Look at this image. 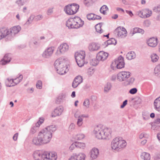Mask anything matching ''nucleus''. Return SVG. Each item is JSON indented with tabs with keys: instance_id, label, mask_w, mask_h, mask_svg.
<instances>
[{
	"instance_id": "nucleus-4",
	"label": "nucleus",
	"mask_w": 160,
	"mask_h": 160,
	"mask_svg": "<svg viewBox=\"0 0 160 160\" xmlns=\"http://www.w3.org/2000/svg\"><path fill=\"white\" fill-rule=\"evenodd\" d=\"M131 73L129 71H123L119 72L117 74V79L119 82L126 81L127 85H132L134 83L135 79L133 77H130Z\"/></svg>"
},
{
	"instance_id": "nucleus-60",
	"label": "nucleus",
	"mask_w": 160,
	"mask_h": 160,
	"mask_svg": "<svg viewBox=\"0 0 160 160\" xmlns=\"http://www.w3.org/2000/svg\"><path fill=\"white\" fill-rule=\"evenodd\" d=\"M42 18V16L41 15L35 16L34 19L36 21L40 20Z\"/></svg>"
},
{
	"instance_id": "nucleus-59",
	"label": "nucleus",
	"mask_w": 160,
	"mask_h": 160,
	"mask_svg": "<svg viewBox=\"0 0 160 160\" xmlns=\"http://www.w3.org/2000/svg\"><path fill=\"white\" fill-rule=\"evenodd\" d=\"M137 92V89L136 88H134L130 89L129 91L130 93L133 94L136 93Z\"/></svg>"
},
{
	"instance_id": "nucleus-28",
	"label": "nucleus",
	"mask_w": 160,
	"mask_h": 160,
	"mask_svg": "<svg viewBox=\"0 0 160 160\" xmlns=\"http://www.w3.org/2000/svg\"><path fill=\"white\" fill-rule=\"evenodd\" d=\"M87 19L89 20H94L100 19L101 17L92 13L88 14L87 15Z\"/></svg>"
},
{
	"instance_id": "nucleus-37",
	"label": "nucleus",
	"mask_w": 160,
	"mask_h": 160,
	"mask_svg": "<svg viewBox=\"0 0 160 160\" xmlns=\"http://www.w3.org/2000/svg\"><path fill=\"white\" fill-rule=\"evenodd\" d=\"M103 24V23H99L96 25L95 28L96 32L99 33H101L103 32V30L102 28V25Z\"/></svg>"
},
{
	"instance_id": "nucleus-22",
	"label": "nucleus",
	"mask_w": 160,
	"mask_h": 160,
	"mask_svg": "<svg viewBox=\"0 0 160 160\" xmlns=\"http://www.w3.org/2000/svg\"><path fill=\"white\" fill-rule=\"evenodd\" d=\"M100 48V45L95 42L90 43L88 46V49L90 52L97 51L99 50Z\"/></svg>"
},
{
	"instance_id": "nucleus-29",
	"label": "nucleus",
	"mask_w": 160,
	"mask_h": 160,
	"mask_svg": "<svg viewBox=\"0 0 160 160\" xmlns=\"http://www.w3.org/2000/svg\"><path fill=\"white\" fill-rule=\"evenodd\" d=\"M153 104L155 109L160 112V97L155 100Z\"/></svg>"
},
{
	"instance_id": "nucleus-51",
	"label": "nucleus",
	"mask_w": 160,
	"mask_h": 160,
	"mask_svg": "<svg viewBox=\"0 0 160 160\" xmlns=\"http://www.w3.org/2000/svg\"><path fill=\"white\" fill-rule=\"evenodd\" d=\"M149 137V135L144 132H142L139 135V138L140 139H142L143 138H147Z\"/></svg>"
},
{
	"instance_id": "nucleus-45",
	"label": "nucleus",
	"mask_w": 160,
	"mask_h": 160,
	"mask_svg": "<svg viewBox=\"0 0 160 160\" xmlns=\"http://www.w3.org/2000/svg\"><path fill=\"white\" fill-rule=\"evenodd\" d=\"M6 85L8 87L14 86L13 85L14 83V79L7 78L6 81Z\"/></svg>"
},
{
	"instance_id": "nucleus-15",
	"label": "nucleus",
	"mask_w": 160,
	"mask_h": 160,
	"mask_svg": "<svg viewBox=\"0 0 160 160\" xmlns=\"http://www.w3.org/2000/svg\"><path fill=\"white\" fill-rule=\"evenodd\" d=\"M21 29V28L19 25L14 26L8 29L11 40L20 32Z\"/></svg>"
},
{
	"instance_id": "nucleus-38",
	"label": "nucleus",
	"mask_w": 160,
	"mask_h": 160,
	"mask_svg": "<svg viewBox=\"0 0 160 160\" xmlns=\"http://www.w3.org/2000/svg\"><path fill=\"white\" fill-rule=\"evenodd\" d=\"M38 129V128L33 124L30 128L29 133L32 135L34 134L37 132Z\"/></svg>"
},
{
	"instance_id": "nucleus-21",
	"label": "nucleus",
	"mask_w": 160,
	"mask_h": 160,
	"mask_svg": "<svg viewBox=\"0 0 160 160\" xmlns=\"http://www.w3.org/2000/svg\"><path fill=\"white\" fill-rule=\"evenodd\" d=\"M64 110V108L62 106H59L56 108L52 114V117H54L61 115Z\"/></svg>"
},
{
	"instance_id": "nucleus-10",
	"label": "nucleus",
	"mask_w": 160,
	"mask_h": 160,
	"mask_svg": "<svg viewBox=\"0 0 160 160\" xmlns=\"http://www.w3.org/2000/svg\"><path fill=\"white\" fill-rule=\"evenodd\" d=\"M136 14L142 18H147L152 15V11L149 9L146 8L137 11Z\"/></svg>"
},
{
	"instance_id": "nucleus-31",
	"label": "nucleus",
	"mask_w": 160,
	"mask_h": 160,
	"mask_svg": "<svg viewBox=\"0 0 160 160\" xmlns=\"http://www.w3.org/2000/svg\"><path fill=\"white\" fill-rule=\"evenodd\" d=\"M141 158L144 160H150L151 156L150 154L146 152H142L141 154Z\"/></svg>"
},
{
	"instance_id": "nucleus-62",
	"label": "nucleus",
	"mask_w": 160,
	"mask_h": 160,
	"mask_svg": "<svg viewBox=\"0 0 160 160\" xmlns=\"http://www.w3.org/2000/svg\"><path fill=\"white\" fill-rule=\"evenodd\" d=\"M18 133L17 132L14 135L12 138L13 139L14 141H16L17 140L18 136Z\"/></svg>"
},
{
	"instance_id": "nucleus-64",
	"label": "nucleus",
	"mask_w": 160,
	"mask_h": 160,
	"mask_svg": "<svg viewBox=\"0 0 160 160\" xmlns=\"http://www.w3.org/2000/svg\"><path fill=\"white\" fill-rule=\"evenodd\" d=\"M155 123L158 126H160V117L158 118L155 121Z\"/></svg>"
},
{
	"instance_id": "nucleus-27",
	"label": "nucleus",
	"mask_w": 160,
	"mask_h": 160,
	"mask_svg": "<svg viewBox=\"0 0 160 160\" xmlns=\"http://www.w3.org/2000/svg\"><path fill=\"white\" fill-rule=\"evenodd\" d=\"M74 17L69 18L66 22V26L69 28H75Z\"/></svg>"
},
{
	"instance_id": "nucleus-56",
	"label": "nucleus",
	"mask_w": 160,
	"mask_h": 160,
	"mask_svg": "<svg viewBox=\"0 0 160 160\" xmlns=\"http://www.w3.org/2000/svg\"><path fill=\"white\" fill-rule=\"evenodd\" d=\"M66 97V94L65 93H62L58 98V99H59V101L61 102Z\"/></svg>"
},
{
	"instance_id": "nucleus-57",
	"label": "nucleus",
	"mask_w": 160,
	"mask_h": 160,
	"mask_svg": "<svg viewBox=\"0 0 160 160\" xmlns=\"http://www.w3.org/2000/svg\"><path fill=\"white\" fill-rule=\"evenodd\" d=\"M151 24L150 22L148 20L145 21L143 23V25L144 27H148Z\"/></svg>"
},
{
	"instance_id": "nucleus-39",
	"label": "nucleus",
	"mask_w": 160,
	"mask_h": 160,
	"mask_svg": "<svg viewBox=\"0 0 160 160\" xmlns=\"http://www.w3.org/2000/svg\"><path fill=\"white\" fill-rule=\"evenodd\" d=\"M85 137V135L84 134L82 133H79L75 135L74 138L76 140H80L83 139Z\"/></svg>"
},
{
	"instance_id": "nucleus-1",
	"label": "nucleus",
	"mask_w": 160,
	"mask_h": 160,
	"mask_svg": "<svg viewBox=\"0 0 160 160\" xmlns=\"http://www.w3.org/2000/svg\"><path fill=\"white\" fill-rule=\"evenodd\" d=\"M57 129L55 125H51L41 130L37 137H34L32 140V144L39 146L49 143L52 137V133Z\"/></svg>"
},
{
	"instance_id": "nucleus-40",
	"label": "nucleus",
	"mask_w": 160,
	"mask_h": 160,
	"mask_svg": "<svg viewBox=\"0 0 160 160\" xmlns=\"http://www.w3.org/2000/svg\"><path fill=\"white\" fill-rule=\"evenodd\" d=\"M44 121V118L40 117L39 118L38 121L37 122L33 124L39 128L40 125L43 123Z\"/></svg>"
},
{
	"instance_id": "nucleus-12",
	"label": "nucleus",
	"mask_w": 160,
	"mask_h": 160,
	"mask_svg": "<svg viewBox=\"0 0 160 160\" xmlns=\"http://www.w3.org/2000/svg\"><path fill=\"white\" fill-rule=\"evenodd\" d=\"M127 32L123 27H118L115 31V33L119 38H124L127 36Z\"/></svg>"
},
{
	"instance_id": "nucleus-18",
	"label": "nucleus",
	"mask_w": 160,
	"mask_h": 160,
	"mask_svg": "<svg viewBox=\"0 0 160 160\" xmlns=\"http://www.w3.org/2000/svg\"><path fill=\"white\" fill-rule=\"evenodd\" d=\"M158 43V40L156 37H153L150 38L147 41V43L148 46L152 48L156 47Z\"/></svg>"
},
{
	"instance_id": "nucleus-63",
	"label": "nucleus",
	"mask_w": 160,
	"mask_h": 160,
	"mask_svg": "<svg viewBox=\"0 0 160 160\" xmlns=\"http://www.w3.org/2000/svg\"><path fill=\"white\" fill-rule=\"evenodd\" d=\"M53 8H50L48 9L47 11V14L48 15H51L53 12Z\"/></svg>"
},
{
	"instance_id": "nucleus-11",
	"label": "nucleus",
	"mask_w": 160,
	"mask_h": 160,
	"mask_svg": "<svg viewBox=\"0 0 160 160\" xmlns=\"http://www.w3.org/2000/svg\"><path fill=\"white\" fill-rule=\"evenodd\" d=\"M54 47L53 46L47 48L42 53V58L45 59H48L50 58L54 52Z\"/></svg>"
},
{
	"instance_id": "nucleus-43",
	"label": "nucleus",
	"mask_w": 160,
	"mask_h": 160,
	"mask_svg": "<svg viewBox=\"0 0 160 160\" xmlns=\"http://www.w3.org/2000/svg\"><path fill=\"white\" fill-rule=\"evenodd\" d=\"M23 78L22 75H20L18 78L14 79V83L13 85H16L19 83L22 80Z\"/></svg>"
},
{
	"instance_id": "nucleus-46",
	"label": "nucleus",
	"mask_w": 160,
	"mask_h": 160,
	"mask_svg": "<svg viewBox=\"0 0 160 160\" xmlns=\"http://www.w3.org/2000/svg\"><path fill=\"white\" fill-rule=\"evenodd\" d=\"M35 16L34 15L32 14L30 15L28 18L27 21L26 22V24L27 25H29L31 23L33 20L34 19Z\"/></svg>"
},
{
	"instance_id": "nucleus-19",
	"label": "nucleus",
	"mask_w": 160,
	"mask_h": 160,
	"mask_svg": "<svg viewBox=\"0 0 160 160\" xmlns=\"http://www.w3.org/2000/svg\"><path fill=\"white\" fill-rule=\"evenodd\" d=\"M108 56V53L103 51H101L97 53L96 58L98 61H104L107 58Z\"/></svg>"
},
{
	"instance_id": "nucleus-8",
	"label": "nucleus",
	"mask_w": 160,
	"mask_h": 160,
	"mask_svg": "<svg viewBox=\"0 0 160 160\" xmlns=\"http://www.w3.org/2000/svg\"><path fill=\"white\" fill-rule=\"evenodd\" d=\"M124 65V58L122 56H120L112 63L111 67L113 70L116 67L118 69H121L123 68Z\"/></svg>"
},
{
	"instance_id": "nucleus-5",
	"label": "nucleus",
	"mask_w": 160,
	"mask_h": 160,
	"mask_svg": "<svg viewBox=\"0 0 160 160\" xmlns=\"http://www.w3.org/2000/svg\"><path fill=\"white\" fill-rule=\"evenodd\" d=\"M74 117L77 119L76 124L78 127H81L83 124V120L84 118H88V114H81L80 112L78 110H77L74 114Z\"/></svg>"
},
{
	"instance_id": "nucleus-61",
	"label": "nucleus",
	"mask_w": 160,
	"mask_h": 160,
	"mask_svg": "<svg viewBox=\"0 0 160 160\" xmlns=\"http://www.w3.org/2000/svg\"><path fill=\"white\" fill-rule=\"evenodd\" d=\"M68 160H77L75 153H73L71 156Z\"/></svg>"
},
{
	"instance_id": "nucleus-23",
	"label": "nucleus",
	"mask_w": 160,
	"mask_h": 160,
	"mask_svg": "<svg viewBox=\"0 0 160 160\" xmlns=\"http://www.w3.org/2000/svg\"><path fill=\"white\" fill-rule=\"evenodd\" d=\"M82 82L83 78L82 76L79 75L77 76L72 82V87L74 88H77Z\"/></svg>"
},
{
	"instance_id": "nucleus-24",
	"label": "nucleus",
	"mask_w": 160,
	"mask_h": 160,
	"mask_svg": "<svg viewBox=\"0 0 160 160\" xmlns=\"http://www.w3.org/2000/svg\"><path fill=\"white\" fill-rule=\"evenodd\" d=\"M75 28H78L83 26L84 22L80 18L78 17H74Z\"/></svg>"
},
{
	"instance_id": "nucleus-30",
	"label": "nucleus",
	"mask_w": 160,
	"mask_h": 160,
	"mask_svg": "<svg viewBox=\"0 0 160 160\" xmlns=\"http://www.w3.org/2000/svg\"><path fill=\"white\" fill-rule=\"evenodd\" d=\"M144 32V31L142 29L139 28H133V31L131 32L130 34L131 36H133L135 33H139L143 34Z\"/></svg>"
},
{
	"instance_id": "nucleus-47",
	"label": "nucleus",
	"mask_w": 160,
	"mask_h": 160,
	"mask_svg": "<svg viewBox=\"0 0 160 160\" xmlns=\"http://www.w3.org/2000/svg\"><path fill=\"white\" fill-rule=\"evenodd\" d=\"M83 106L86 108H89L90 103V101L88 99H86L83 102Z\"/></svg>"
},
{
	"instance_id": "nucleus-25",
	"label": "nucleus",
	"mask_w": 160,
	"mask_h": 160,
	"mask_svg": "<svg viewBox=\"0 0 160 160\" xmlns=\"http://www.w3.org/2000/svg\"><path fill=\"white\" fill-rule=\"evenodd\" d=\"M11 60V58L10 55L6 54L1 60L0 64L2 65H5L8 63L10 62Z\"/></svg>"
},
{
	"instance_id": "nucleus-53",
	"label": "nucleus",
	"mask_w": 160,
	"mask_h": 160,
	"mask_svg": "<svg viewBox=\"0 0 160 160\" xmlns=\"http://www.w3.org/2000/svg\"><path fill=\"white\" fill-rule=\"evenodd\" d=\"M142 117L144 120H147L149 118V114L147 112H143L142 113Z\"/></svg>"
},
{
	"instance_id": "nucleus-42",
	"label": "nucleus",
	"mask_w": 160,
	"mask_h": 160,
	"mask_svg": "<svg viewBox=\"0 0 160 160\" xmlns=\"http://www.w3.org/2000/svg\"><path fill=\"white\" fill-rule=\"evenodd\" d=\"M77 148L81 149H84L86 147V144L83 142H76Z\"/></svg>"
},
{
	"instance_id": "nucleus-17",
	"label": "nucleus",
	"mask_w": 160,
	"mask_h": 160,
	"mask_svg": "<svg viewBox=\"0 0 160 160\" xmlns=\"http://www.w3.org/2000/svg\"><path fill=\"white\" fill-rule=\"evenodd\" d=\"M112 131L111 128L103 127V140H108L111 138Z\"/></svg>"
},
{
	"instance_id": "nucleus-50",
	"label": "nucleus",
	"mask_w": 160,
	"mask_h": 160,
	"mask_svg": "<svg viewBox=\"0 0 160 160\" xmlns=\"http://www.w3.org/2000/svg\"><path fill=\"white\" fill-rule=\"evenodd\" d=\"M95 72L94 69L92 68H90L87 70V74L89 76H92Z\"/></svg>"
},
{
	"instance_id": "nucleus-7",
	"label": "nucleus",
	"mask_w": 160,
	"mask_h": 160,
	"mask_svg": "<svg viewBox=\"0 0 160 160\" xmlns=\"http://www.w3.org/2000/svg\"><path fill=\"white\" fill-rule=\"evenodd\" d=\"M79 6L78 4H73L66 6L64 8V11L68 15H73L78 11Z\"/></svg>"
},
{
	"instance_id": "nucleus-58",
	"label": "nucleus",
	"mask_w": 160,
	"mask_h": 160,
	"mask_svg": "<svg viewBox=\"0 0 160 160\" xmlns=\"http://www.w3.org/2000/svg\"><path fill=\"white\" fill-rule=\"evenodd\" d=\"M75 147H77L76 142L72 143L70 146L69 149L71 150H73Z\"/></svg>"
},
{
	"instance_id": "nucleus-9",
	"label": "nucleus",
	"mask_w": 160,
	"mask_h": 160,
	"mask_svg": "<svg viewBox=\"0 0 160 160\" xmlns=\"http://www.w3.org/2000/svg\"><path fill=\"white\" fill-rule=\"evenodd\" d=\"M69 48V46L67 43H62L58 47L55 54L57 56H60L68 52Z\"/></svg>"
},
{
	"instance_id": "nucleus-48",
	"label": "nucleus",
	"mask_w": 160,
	"mask_h": 160,
	"mask_svg": "<svg viewBox=\"0 0 160 160\" xmlns=\"http://www.w3.org/2000/svg\"><path fill=\"white\" fill-rule=\"evenodd\" d=\"M36 86L37 88L38 89H42V81L41 80H38L36 82Z\"/></svg>"
},
{
	"instance_id": "nucleus-54",
	"label": "nucleus",
	"mask_w": 160,
	"mask_h": 160,
	"mask_svg": "<svg viewBox=\"0 0 160 160\" xmlns=\"http://www.w3.org/2000/svg\"><path fill=\"white\" fill-rule=\"evenodd\" d=\"M93 2V0H84V4L87 6L90 5Z\"/></svg>"
},
{
	"instance_id": "nucleus-52",
	"label": "nucleus",
	"mask_w": 160,
	"mask_h": 160,
	"mask_svg": "<svg viewBox=\"0 0 160 160\" xmlns=\"http://www.w3.org/2000/svg\"><path fill=\"white\" fill-rule=\"evenodd\" d=\"M153 10L156 13L160 12V4L154 7L153 8Z\"/></svg>"
},
{
	"instance_id": "nucleus-26",
	"label": "nucleus",
	"mask_w": 160,
	"mask_h": 160,
	"mask_svg": "<svg viewBox=\"0 0 160 160\" xmlns=\"http://www.w3.org/2000/svg\"><path fill=\"white\" fill-rule=\"evenodd\" d=\"M43 152L40 151H36L33 153V157L36 160H40L41 159L43 160Z\"/></svg>"
},
{
	"instance_id": "nucleus-14",
	"label": "nucleus",
	"mask_w": 160,
	"mask_h": 160,
	"mask_svg": "<svg viewBox=\"0 0 160 160\" xmlns=\"http://www.w3.org/2000/svg\"><path fill=\"white\" fill-rule=\"evenodd\" d=\"M103 127L98 125L94 128L93 133L98 139L103 140Z\"/></svg>"
},
{
	"instance_id": "nucleus-44",
	"label": "nucleus",
	"mask_w": 160,
	"mask_h": 160,
	"mask_svg": "<svg viewBox=\"0 0 160 160\" xmlns=\"http://www.w3.org/2000/svg\"><path fill=\"white\" fill-rule=\"evenodd\" d=\"M108 10V8L106 5H104L100 8V12L103 15L106 14V11Z\"/></svg>"
},
{
	"instance_id": "nucleus-55",
	"label": "nucleus",
	"mask_w": 160,
	"mask_h": 160,
	"mask_svg": "<svg viewBox=\"0 0 160 160\" xmlns=\"http://www.w3.org/2000/svg\"><path fill=\"white\" fill-rule=\"evenodd\" d=\"M75 124L73 123H72L69 125L68 128V130L69 131H72L75 129Z\"/></svg>"
},
{
	"instance_id": "nucleus-33",
	"label": "nucleus",
	"mask_w": 160,
	"mask_h": 160,
	"mask_svg": "<svg viewBox=\"0 0 160 160\" xmlns=\"http://www.w3.org/2000/svg\"><path fill=\"white\" fill-rule=\"evenodd\" d=\"M136 55L134 52L130 51L126 55V58L128 60H131L135 58Z\"/></svg>"
},
{
	"instance_id": "nucleus-20",
	"label": "nucleus",
	"mask_w": 160,
	"mask_h": 160,
	"mask_svg": "<svg viewBox=\"0 0 160 160\" xmlns=\"http://www.w3.org/2000/svg\"><path fill=\"white\" fill-rule=\"evenodd\" d=\"M99 153L98 149L95 148H93L89 152L91 159L92 160L96 159L98 157Z\"/></svg>"
},
{
	"instance_id": "nucleus-2",
	"label": "nucleus",
	"mask_w": 160,
	"mask_h": 160,
	"mask_svg": "<svg viewBox=\"0 0 160 160\" xmlns=\"http://www.w3.org/2000/svg\"><path fill=\"white\" fill-rule=\"evenodd\" d=\"M69 61L65 57H60L56 59L54 63V66L57 72L60 75L66 73L68 71Z\"/></svg>"
},
{
	"instance_id": "nucleus-35",
	"label": "nucleus",
	"mask_w": 160,
	"mask_h": 160,
	"mask_svg": "<svg viewBox=\"0 0 160 160\" xmlns=\"http://www.w3.org/2000/svg\"><path fill=\"white\" fill-rule=\"evenodd\" d=\"M28 0H16L15 3L18 7H21L27 3Z\"/></svg>"
},
{
	"instance_id": "nucleus-41",
	"label": "nucleus",
	"mask_w": 160,
	"mask_h": 160,
	"mask_svg": "<svg viewBox=\"0 0 160 160\" xmlns=\"http://www.w3.org/2000/svg\"><path fill=\"white\" fill-rule=\"evenodd\" d=\"M154 74L157 76H160V64L157 65L154 68Z\"/></svg>"
},
{
	"instance_id": "nucleus-34",
	"label": "nucleus",
	"mask_w": 160,
	"mask_h": 160,
	"mask_svg": "<svg viewBox=\"0 0 160 160\" xmlns=\"http://www.w3.org/2000/svg\"><path fill=\"white\" fill-rule=\"evenodd\" d=\"M77 160H84L86 155L83 153H75Z\"/></svg>"
},
{
	"instance_id": "nucleus-36",
	"label": "nucleus",
	"mask_w": 160,
	"mask_h": 160,
	"mask_svg": "<svg viewBox=\"0 0 160 160\" xmlns=\"http://www.w3.org/2000/svg\"><path fill=\"white\" fill-rule=\"evenodd\" d=\"M151 61L153 63L158 61L159 59V56L155 53H152L150 55Z\"/></svg>"
},
{
	"instance_id": "nucleus-16",
	"label": "nucleus",
	"mask_w": 160,
	"mask_h": 160,
	"mask_svg": "<svg viewBox=\"0 0 160 160\" xmlns=\"http://www.w3.org/2000/svg\"><path fill=\"white\" fill-rule=\"evenodd\" d=\"M5 38L7 40H10L8 29L5 28H0V40Z\"/></svg>"
},
{
	"instance_id": "nucleus-49",
	"label": "nucleus",
	"mask_w": 160,
	"mask_h": 160,
	"mask_svg": "<svg viewBox=\"0 0 160 160\" xmlns=\"http://www.w3.org/2000/svg\"><path fill=\"white\" fill-rule=\"evenodd\" d=\"M111 88V85L109 83H107L105 85L104 88L105 92H107L110 90Z\"/></svg>"
},
{
	"instance_id": "nucleus-6",
	"label": "nucleus",
	"mask_w": 160,
	"mask_h": 160,
	"mask_svg": "<svg viewBox=\"0 0 160 160\" xmlns=\"http://www.w3.org/2000/svg\"><path fill=\"white\" fill-rule=\"evenodd\" d=\"M86 56L84 51H81L75 53V57L77 64L79 67L83 66Z\"/></svg>"
},
{
	"instance_id": "nucleus-13",
	"label": "nucleus",
	"mask_w": 160,
	"mask_h": 160,
	"mask_svg": "<svg viewBox=\"0 0 160 160\" xmlns=\"http://www.w3.org/2000/svg\"><path fill=\"white\" fill-rule=\"evenodd\" d=\"M43 160H56L57 154L54 152H44L42 155Z\"/></svg>"
},
{
	"instance_id": "nucleus-32",
	"label": "nucleus",
	"mask_w": 160,
	"mask_h": 160,
	"mask_svg": "<svg viewBox=\"0 0 160 160\" xmlns=\"http://www.w3.org/2000/svg\"><path fill=\"white\" fill-rule=\"evenodd\" d=\"M116 43V40L113 38H111L104 42V45L105 46V47L108 46L109 45L113 44L115 45Z\"/></svg>"
},
{
	"instance_id": "nucleus-3",
	"label": "nucleus",
	"mask_w": 160,
	"mask_h": 160,
	"mask_svg": "<svg viewBox=\"0 0 160 160\" xmlns=\"http://www.w3.org/2000/svg\"><path fill=\"white\" fill-rule=\"evenodd\" d=\"M127 145L126 140L122 138L117 137L114 138L111 143L110 148L114 152H120L124 149Z\"/></svg>"
}]
</instances>
